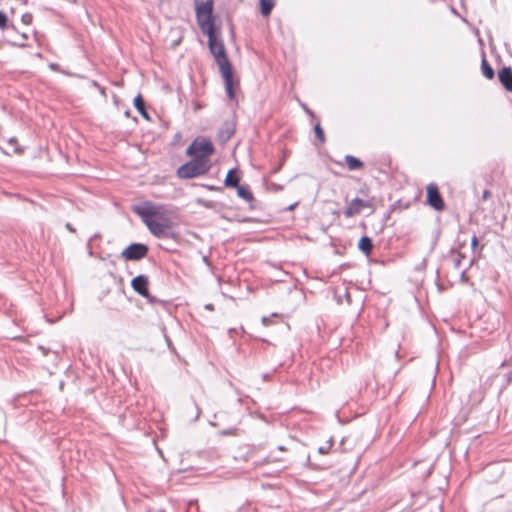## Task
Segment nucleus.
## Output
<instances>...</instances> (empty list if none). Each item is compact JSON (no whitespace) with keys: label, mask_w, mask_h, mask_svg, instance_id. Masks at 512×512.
Listing matches in <instances>:
<instances>
[{"label":"nucleus","mask_w":512,"mask_h":512,"mask_svg":"<svg viewBox=\"0 0 512 512\" xmlns=\"http://www.w3.org/2000/svg\"><path fill=\"white\" fill-rule=\"evenodd\" d=\"M149 231L157 238L173 237V222L170 212L163 205L145 203L144 206L135 209Z\"/></svg>","instance_id":"1"},{"label":"nucleus","mask_w":512,"mask_h":512,"mask_svg":"<svg viewBox=\"0 0 512 512\" xmlns=\"http://www.w3.org/2000/svg\"><path fill=\"white\" fill-rule=\"evenodd\" d=\"M207 36H208L209 50H210L211 54L213 55L217 65L219 67V70L221 72V75L224 79L225 90H226L227 96L230 99H234V97H235V92H234L235 81L233 79L232 67L228 60L224 43L216 31L212 32L211 34H207Z\"/></svg>","instance_id":"2"},{"label":"nucleus","mask_w":512,"mask_h":512,"mask_svg":"<svg viewBox=\"0 0 512 512\" xmlns=\"http://www.w3.org/2000/svg\"><path fill=\"white\" fill-rule=\"evenodd\" d=\"M210 168V160L192 158L189 162L178 168L177 175L182 179H191L206 174Z\"/></svg>","instance_id":"3"},{"label":"nucleus","mask_w":512,"mask_h":512,"mask_svg":"<svg viewBox=\"0 0 512 512\" xmlns=\"http://www.w3.org/2000/svg\"><path fill=\"white\" fill-rule=\"evenodd\" d=\"M214 153V147L210 140L206 138H196L186 149V154L192 158L210 160Z\"/></svg>","instance_id":"4"},{"label":"nucleus","mask_w":512,"mask_h":512,"mask_svg":"<svg viewBox=\"0 0 512 512\" xmlns=\"http://www.w3.org/2000/svg\"><path fill=\"white\" fill-rule=\"evenodd\" d=\"M147 253L148 247L145 244L132 243L122 251L121 256L125 260L137 261L146 257Z\"/></svg>","instance_id":"5"},{"label":"nucleus","mask_w":512,"mask_h":512,"mask_svg":"<svg viewBox=\"0 0 512 512\" xmlns=\"http://www.w3.org/2000/svg\"><path fill=\"white\" fill-rule=\"evenodd\" d=\"M149 279L146 275H138L131 281V286L135 292L146 298L148 302L154 303L155 297L151 296L148 290Z\"/></svg>","instance_id":"6"},{"label":"nucleus","mask_w":512,"mask_h":512,"mask_svg":"<svg viewBox=\"0 0 512 512\" xmlns=\"http://www.w3.org/2000/svg\"><path fill=\"white\" fill-rule=\"evenodd\" d=\"M364 208H370L373 211V202L371 200L354 198L345 209L344 215L347 218L353 217L354 215L360 214Z\"/></svg>","instance_id":"7"},{"label":"nucleus","mask_w":512,"mask_h":512,"mask_svg":"<svg viewBox=\"0 0 512 512\" xmlns=\"http://www.w3.org/2000/svg\"><path fill=\"white\" fill-rule=\"evenodd\" d=\"M427 202L437 211L444 209L445 204L439 193L438 186L434 183H430L427 186Z\"/></svg>","instance_id":"8"},{"label":"nucleus","mask_w":512,"mask_h":512,"mask_svg":"<svg viewBox=\"0 0 512 512\" xmlns=\"http://www.w3.org/2000/svg\"><path fill=\"white\" fill-rule=\"evenodd\" d=\"M196 18L201 31L205 35L216 31L212 14H196Z\"/></svg>","instance_id":"9"},{"label":"nucleus","mask_w":512,"mask_h":512,"mask_svg":"<svg viewBox=\"0 0 512 512\" xmlns=\"http://www.w3.org/2000/svg\"><path fill=\"white\" fill-rule=\"evenodd\" d=\"M498 78L506 90L512 91V69H511V67H503L501 70H499Z\"/></svg>","instance_id":"10"},{"label":"nucleus","mask_w":512,"mask_h":512,"mask_svg":"<svg viewBox=\"0 0 512 512\" xmlns=\"http://www.w3.org/2000/svg\"><path fill=\"white\" fill-rule=\"evenodd\" d=\"M237 188V195L244 199L245 201L247 202H251L253 201L254 197H253V194L251 192V190L249 189V186L248 185H239L236 186Z\"/></svg>","instance_id":"11"},{"label":"nucleus","mask_w":512,"mask_h":512,"mask_svg":"<svg viewBox=\"0 0 512 512\" xmlns=\"http://www.w3.org/2000/svg\"><path fill=\"white\" fill-rule=\"evenodd\" d=\"M358 248L360 251H362L365 255H369L373 248L372 240L367 237L363 236L358 243Z\"/></svg>","instance_id":"12"},{"label":"nucleus","mask_w":512,"mask_h":512,"mask_svg":"<svg viewBox=\"0 0 512 512\" xmlns=\"http://www.w3.org/2000/svg\"><path fill=\"white\" fill-rule=\"evenodd\" d=\"M345 162H346L349 170H351V171L358 170L363 167V162L352 155H346Z\"/></svg>","instance_id":"13"},{"label":"nucleus","mask_w":512,"mask_h":512,"mask_svg":"<svg viewBox=\"0 0 512 512\" xmlns=\"http://www.w3.org/2000/svg\"><path fill=\"white\" fill-rule=\"evenodd\" d=\"M213 5L211 0L196 4V14H212Z\"/></svg>","instance_id":"14"},{"label":"nucleus","mask_w":512,"mask_h":512,"mask_svg":"<svg viewBox=\"0 0 512 512\" xmlns=\"http://www.w3.org/2000/svg\"><path fill=\"white\" fill-rule=\"evenodd\" d=\"M481 71H482V74L489 80L493 79L494 78V70L493 68L491 67V65L488 63V61L486 60L485 57L482 58V61H481Z\"/></svg>","instance_id":"15"},{"label":"nucleus","mask_w":512,"mask_h":512,"mask_svg":"<svg viewBox=\"0 0 512 512\" xmlns=\"http://www.w3.org/2000/svg\"><path fill=\"white\" fill-rule=\"evenodd\" d=\"M226 187H236L239 184V177L236 175L235 170H230L224 180Z\"/></svg>","instance_id":"16"},{"label":"nucleus","mask_w":512,"mask_h":512,"mask_svg":"<svg viewBox=\"0 0 512 512\" xmlns=\"http://www.w3.org/2000/svg\"><path fill=\"white\" fill-rule=\"evenodd\" d=\"M275 5V0H260L261 14L268 16Z\"/></svg>","instance_id":"17"},{"label":"nucleus","mask_w":512,"mask_h":512,"mask_svg":"<svg viewBox=\"0 0 512 512\" xmlns=\"http://www.w3.org/2000/svg\"><path fill=\"white\" fill-rule=\"evenodd\" d=\"M134 106L137 109V111L146 119L149 118L144 105V100L141 95H137L134 99Z\"/></svg>","instance_id":"18"},{"label":"nucleus","mask_w":512,"mask_h":512,"mask_svg":"<svg viewBox=\"0 0 512 512\" xmlns=\"http://www.w3.org/2000/svg\"><path fill=\"white\" fill-rule=\"evenodd\" d=\"M333 446V438L331 437L328 441H327V444L324 445V446H320L318 448V451L319 453L321 454H327L329 452V450L331 449V447Z\"/></svg>","instance_id":"19"},{"label":"nucleus","mask_w":512,"mask_h":512,"mask_svg":"<svg viewBox=\"0 0 512 512\" xmlns=\"http://www.w3.org/2000/svg\"><path fill=\"white\" fill-rule=\"evenodd\" d=\"M314 131H315V135L316 137L319 139L320 142H324L325 141V137H324V131L323 129L321 128L320 124H316L315 127H314Z\"/></svg>","instance_id":"20"},{"label":"nucleus","mask_w":512,"mask_h":512,"mask_svg":"<svg viewBox=\"0 0 512 512\" xmlns=\"http://www.w3.org/2000/svg\"><path fill=\"white\" fill-rule=\"evenodd\" d=\"M234 131L233 130H230V129H227L225 131H221L219 133V138L222 140V141H227L230 139V137L233 135Z\"/></svg>","instance_id":"21"},{"label":"nucleus","mask_w":512,"mask_h":512,"mask_svg":"<svg viewBox=\"0 0 512 512\" xmlns=\"http://www.w3.org/2000/svg\"><path fill=\"white\" fill-rule=\"evenodd\" d=\"M8 27V19L4 12L0 11V28L6 29Z\"/></svg>","instance_id":"22"},{"label":"nucleus","mask_w":512,"mask_h":512,"mask_svg":"<svg viewBox=\"0 0 512 512\" xmlns=\"http://www.w3.org/2000/svg\"><path fill=\"white\" fill-rule=\"evenodd\" d=\"M236 434H237V428H235V427L220 431V435H222V436H233Z\"/></svg>","instance_id":"23"},{"label":"nucleus","mask_w":512,"mask_h":512,"mask_svg":"<svg viewBox=\"0 0 512 512\" xmlns=\"http://www.w3.org/2000/svg\"><path fill=\"white\" fill-rule=\"evenodd\" d=\"M32 19H33V16H32V14H30V13H25V14H23V15H22V17H21V21H22L24 24H26V25L31 24Z\"/></svg>","instance_id":"24"},{"label":"nucleus","mask_w":512,"mask_h":512,"mask_svg":"<svg viewBox=\"0 0 512 512\" xmlns=\"http://www.w3.org/2000/svg\"><path fill=\"white\" fill-rule=\"evenodd\" d=\"M472 248H476L478 246V238L474 235L471 239Z\"/></svg>","instance_id":"25"},{"label":"nucleus","mask_w":512,"mask_h":512,"mask_svg":"<svg viewBox=\"0 0 512 512\" xmlns=\"http://www.w3.org/2000/svg\"><path fill=\"white\" fill-rule=\"evenodd\" d=\"M490 195H491V194H490V191H489V190H485V191L483 192L482 198H483L484 200H487V199L490 197Z\"/></svg>","instance_id":"26"},{"label":"nucleus","mask_w":512,"mask_h":512,"mask_svg":"<svg viewBox=\"0 0 512 512\" xmlns=\"http://www.w3.org/2000/svg\"><path fill=\"white\" fill-rule=\"evenodd\" d=\"M262 323H263L265 326L269 325V323H270L269 318H267V317H263V318H262Z\"/></svg>","instance_id":"27"},{"label":"nucleus","mask_w":512,"mask_h":512,"mask_svg":"<svg viewBox=\"0 0 512 512\" xmlns=\"http://www.w3.org/2000/svg\"><path fill=\"white\" fill-rule=\"evenodd\" d=\"M207 189L211 190V191H214V190H218L219 188L215 187V186H211V185H206L205 186Z\"/></svg>","instance_id":"28"},{"label":"nucleus","mask_w":512,"mask_h":512,"mask_svg":"<svg viewBox=\"0 0 512 512\" xmlns=\"http://www.w3.org/2000/svg\"><path fill=\"white\" fill-rule=\"evenodd\" d=\"M66 228H67L69 231H71V232H74V231H75V229L72 227V225H71L70 223H67V224H66Z\"/></svg>","instance_id":"29"},{"label":"nucleus","mask_w":512,"mask_h":512,"mask_svg":"<svg viewBox=\"0 0 512 512\" xmlns=\"http://www.w3.org/2000/svg\"><path fill=\"white\" fill-rule=\"evenodd\" d=\"M339 422H340L341 424H346L348 421H343V420H342V418H339Z\"/></svg>","instance_id":"30"},{"label":"nucleus","mask_w":512,"mask_h":512,"mask_svg":"<svg viewBox=\"0 0 512 512\" xmlns=\"http://www.w3.org/2000/svg\"><path fill=\"white\" fill-rule=\"evenodd\" d=\"M278 449H279L280 451H284V450H285V447H284V446H279V447H278Z\"/></svg>","instance_id":"31"},{"label":"nucleus","mask_w":512,"mask_h":512,"mask_svg":"<svg viewBox=\"0 0 512 512\" xmlns=\"http://www.w3.org/2000/svg\"><path fill=\"white\" fill-rule=\"evenodd\" d=\"M210 425H212V426H216V423H214V422H210Z\"/></svg>","instance_id":"32"}]
</instances>
